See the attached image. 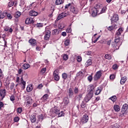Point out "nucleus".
<instances>
[{
    "instance_id": "obj_9",
    "label": "nucleus",
    "mask_w": 128,
    "mask_h": 128,
    "mask_svg": "<svg viewBox=\"0 0 128 128\" xmlns=\"http://www.w3.org/2000/svg\"><path fill=\"white\" fill-rule=\"evenodd\" d=\"M128 104H125L123 105L122 108V114H126L128 112Z\"/></svg>"
},
{
    "instance_id": "obj_5",
    "label": "nucleus",
    "mask_w": 128,
    "mask_h": 128,
    "mask_svg": "<svg viewBox=\"0 0 128 128\" xmlns=\"http://www.w3.org/2000/svg\"><path fill=\"white\" fill-rule=\"evenodd\" d=\"M68 104H70V99H68V97L64 98L62 102V104H63L64 106H66Z\"/></svg>"
},
{
    "instance_id": "obj_31",
    "label": "nucleus",
    "mask_w": 128,
    "mask_h": 128,
    "mask_svg": "<svg viewBox=\"0 0 128 128\" xmlns=\"http://www.w3.org/2000/svg\"><path fill=\"white\" fill-rule=\"evenodd\" d=\"M68 94L70 98H72V96H74V92L72 91V89L70 88L68 90Z\"/></svg>"
},
{
    "instance_id": "obj_56",
    "label": "nucleus",
    "mask_w": 128,
    "mask_h": 128,
    "mask_svg": "<svg viewBox=\"0 0 128 128\" xmlns=\"http://www.w3.org/2000/svg\"><path fill=\"white\" fill-rule=\"evenodd\" d=\"M77 60L78 62H82V57L78 56L77 57Z\"/></svg>"
},
{
    "instance_id": "obj_39",
    "label": "nucleus",
    "mask_w": 128,
    "mask_h": 128,
    "mask_svg": "<svg viewBox=\"0 0 128 128\" xmlns=\"http://www.w3.org/2000/svg\"><path fill=\"white\" fill-rule=\"evenodd\" d=\"M64 45L66 46H68V44H70V40L67 39L64 41Z\"/></svg>"
},
{
    "instance_id": "obj_34",
    "label": "nucleus",
    "mask_w": 128,
    "mask_h": 128,
    "mask_svg": "<svg viewBox=\"0 0 128 128\" xmlns=\"http://www.w3.org/2000/svg\"><path fill=\"white\" fill-rule=\"evenodd\" d=\"M109 100H112V102H116V96H112V97H110Z\"/></svg>"
},
{
    "instance_id": "obj_33",
    "label": "nucleus",
    "mask_w": 128,
    "mask_h": 128,
    "mask_svg": "<svg viewBox=\"0 0 128 128\" xmlns=\"http://www.w3.org/2000/svg\"><path fill=\"white\" fill-rule=\"evenodd\" d=\"M105 58L110 60H112V56L110 55V54H106L105 55Z\"/></svg>"
},
{
    "instance_id": "obj_23",
    "label": "nucleus",
    "mask_w": 128,
    "mask_h": 128,
    "mask_svg": "<svg viewBox=\"0 0 128 128\" xmlns=\"http://www.w3.org/2000/svg\"><path fill=\"white\" fill-rule=\"evenodd\" d=\"M26 90L28 92H32V84L28 85L26 88Z\"/></svg>"
},
{
    "instance_id": "obj_15",
    "label": "nucleus",
    "mask_w": 128,
    "mask_h": 128,
    "mask_svg": "<svg viewBox=\"0 0 128 128\" xmlns=\"http://www.w3.org/2000/svg\"><path fill=\"white\" fill-rule=\"evenodd\" d=\"M29 14L30 16H36L38 13L37 12H36L34 10L30 12Z\"/></svg>"
},
{
    "instance_id": "obj_11",
    "label": "nucleus",
    "mask_w": 128,
    "mask_h": 128,
    "mask_svg": "<svg viewBox=\"0 0 128 128\" xmlns=\"http://www.w3.org/2000/svg\"><path fill=\"white\" fill-rule=\"evenodd\" d=\"M25 23L26 24H34V19L32 18H26Z\"/></svg>"
},
{
    "instance_id": "obj_42",
    "label": "nucleus",
    "mask_w": 128,
    "mask_h": 128,
    "mask_svg": "<svg viewBox=\"0 0 128 128\" xmlns=\"http://www.w3.org/2000/svg\"><path fill=\"white\" fill-rule=\"evenodd\" d=\"M71 6H72V4L69 3L65 6V8L67 9L68 8H71Z\"/></svg>"
},
{
    "instance_id": "obj_50",
    "label": "nucleus",
    "mask_w": 128,
    "mask_h": 128,
    "mask_svg": "<svg viewBox=\"0 0 128 128\" xmlns=\"http://www.w3.org/2000/svg\"><path fill=\"white\" fill-rule=\"evenodd\" d=\"M66 32H68L69 34H70L72 32V28H69L66 30Z\"/></svg>"
},
{
    "instance_id": "obj_41",
    "label": "nucleus",
    "mask_w": 128,
    "mask_h": 128,
    "mask_svg": "<svg viewBox=\"0 0 128 128\" xmlns=\"http://www.w3.org/2000/svg\"><path fill=\"white\" fill-rule=\"evenodd\" d=\"M62 78H64V80H66L68 78V74L66 73H64L62 74Z\"/></svg>"
},
{
    "instance_id": "obj_2",
    "label": "nucleus",
    "mask_w": 128,
    "mask_h": 128,
    "mask_svg": "<svg viewBox=\"0 0 128 128\" xmlns=\"http://www.w3.org/2000/svg\"><path fill=\"white\" fill-rule=\"evenodd\" d=\"M91 90L90 92L86 96V97L84 98V102H90V98H92L94 92H92V90L94 88V86H91Z\"/></svg>"
},
{
    "instance_id": "obj_10",
    "label": "nucleus",
    "mask_w": 128,
    "mask_h": 128,
    "mask_svg": "<svg viewBox=\"0 0 128 128\" xmlns=\"http://www.w3.org/2000/svg\"><path fill=\"white\" fill-rule=\"evenodd\" d=\"M118 20V16L116 14H114L113 16L111 18L112 22H116Z\"/></svg>"
},
{
    "instance_id": "obj_55",
    "label": "nucleus",
    "mask_w": 128,
    "mask_h": 128,
    "mask_svg": "<svg viewBox=\"0 0 128 128\" xmlns=\"http://www.w3.org/2000/svg\"><path fill=\"white\" fill-rule=\"evenodd\" d=\"M88 80H89V82H92V76H90L88 78Z\"/></svg>"
},
{
    "instance_id": "obj_29",
    "label": "nucleus",
    "mask_w": 128,
    "mask_h": 128,
    "mask_svg": "<svg viewBox=\"0 0 128 128\" xmlns=\"http://www.w3.org/2000/svg\"><path fill=\"white\" fill-rule=\"evenodd\" d=\"M21 84H22V89L24 90L26 88V82L24 81L22 78H21Z\"/></svg>"
},
{
    "instance_id": "obj_62",
    "label": "nucleus",
    "mask_w": 128,
    "mask_h": 128,
    "mask_svg": "<svg viewBox=\"0 0 128 128\" xmlns=\"http://www.w3.org/2000/svg\"><path fill=\"white\" fill-rule=\"evenodd\" d=\"M58 27L62 29L64 28V26H62V24H58Z\"/></svg>"
},
{
    "instance_id": "obj_57",
    "label": "nucleus",
    "mask_w": 128,
    "mask_h": 128,
    "mask_svg": "<svg viewBox=\"0 0 128 128\" xmlns=\"http://www.w3.org/2000/svg\"><path fill=\"white\" fill-rule=\"evenodd\" d=\"M14 96H12L10 97V100L12 101V102H14Z\"/></svg>"
},
{
    "instance_id": "obj_35",
    "label": "nucleus",
    "mask_w": 128,
    "mask_h": 128,
    "mask_svg": "<svg viewBox=\"0 0 128 128\" xmlns=\"http://www.w3.org/2000/svg\"><path fill=\"white\" fill-rule=\"evenodd\" d=\"M62 58L64 60H68V56L66 54H64L62 56Z\"/></svg>"
},
{
    "instance_id": "obj_38",
    "label": "nucleus",
    "mask_w": 128,
    "mask_h": 128,
    "mask_svg": "<svg viewBox=\"0 0 128 128\" xmlns=\"http://www.w3.org/2000/svg\"><path fill=\"white\" fill-rule=\"evenodd\" d=\"M92 62L90 60H88L86 64V66H90L92 65Z\"/></svg>"
},
{
    "instance_id": "obj_18",
    "label": "nucleus",
    "mask_w": 128,
    "mask_h": 128,
    "mask_svg": "<svg viewBox=\"0 0 128 128\" xmlns=\"http://www.w3.org/2000/svg\"><path fill=\"white\" fill-rule=\"evenodd\" d=\"M30 68V65L28 64L25 63L22 66V68L23 70H28Z\"/></svg>"
},
{
    "instance_id": "obj_60",
    "label": "nucleus",
    "mask_w": 128,
    "mask_h": 128,
    "mask_svg": "<svg viewBox=\"0 0 128 128\" xmlns=\"http://www.w3.org/2000/svg\"><path fill=\"white\" fill-rule=\"evenodd\" d=\"M92 52L90 51H88L86 52V54L87 56H90L92 54Z\"/></svg>"
},
{
    "instance_id": "obj_32",
    "label": "nucleus",
    "mask_w": 128,
    "mask_h": 128,
    "mask_svg": "<svg viewBox=\"0 0 128 128\" xmlns=\"http://www.w3.org/2000/svg\"><path fill=\"white\" fill-rule=\"evenodd\" d=\"M76 76H78V78H82L84 76V74H82V72H79L77 74Z\"/></svg>"
},
{
    "instance_id": "obj_43",
    "label": "nucleus",
    "mask_w": 128,
    "mask_h": 128,
    "mask_svg": "<svg viewBox=\"0 0 128 128\" xmlns=\"http://www.w3.org/2000/svg\"><path fill=\"white\" fill-rule=\"evenodd\" d=\"M74 92L76 94H78V88L76 87H75L74 88Z\"/></svg>"
},
{
    "instance_id": "obj_3",
    "label": "nucleus",
    "mask_w": 128,
    "mask_h": 128,
    "mask_svg": "<svg viewBox=\"0 0 128 128\" xmlns=\"http://www.w3.org/2000/svg\"><path fill=\"white\" fill-rule=\"evenodd\" d=\"M70 14L68 12H64L60 14L57 18V20H60L62 18H66V16H68Z\"/></svg>"
},
{
    "instance_id": "obj_7",
    "label": "nucleus",
    "mask_w": 128,
    "mask_h": 128,
    "mask_svg": "<svg viewBox=\"0 0 128 128\" xmlns=\"http://www.w3.org/2000/svg\"><path fill=\"white\" fill-rule=\"evenodd\" d=\"M82 124H86L87 122H88V115H84L81 118L80 120Z\"/></svg>"
},
{
    "instance_id": "obj_4",
    "label": "nucleus",
    "mask_w": 128,
    "mask_h": 128,
    "mask_svg": "<svg viewBox=\"0 0 128 128\" xmlns=\"http://www.w3.org/2000/svg\"><path fill=\"white\" fill-rule=\"evenodd\" d=\"M102 70H99L96 72V74L94 77V80H98L100 78V76H102Z\"/></svg>"
},
{
    "instance_id": "obj_47",
    "label": "nucleus",
    "mask_w": 128,
    "mask_h": 128,
    "mask_svg": "<svg viewBox=\"0 0 128 128\" xmlns=\"http://www.w3.org/2000/svg\"><path fill=\"white\" fill-rule=\"evenodd\" d=\"M22 109L21 108H18L17 112L20 114L22 113Z\"/></svg>"
},
{
    "instance_id": "obj_28",
    "label": "nucleus",
    "mask_w": 128,
    "mask_h": 128,
    "mask_svg": "<svg viewBox=\"0 0 128 128\" xmlns=\"http://www.w3.org/2000/svg\"><path fill=\"white\" fill-rule=\"evenodd\" d=\"M8 14V12H4L0 16V20H2V18H6Z\"/></svg>"
},
{
    "instance_id": "obj_8",
    "label": "nucleus",
    "mask_w": 128,
    "mask_h": 128,
    "mask_svg": "<svg viewBox=\"0 0 128 128\" xmlns=\"http://www.w3.org/2000/svg\"><path fill=\"white\" fill-rule=\"evenodd\" d=\"M70 11L74 14H76L78 12V9L76 7L74 6H71L70 8Z\"/></svg>"
},
{
    "instance_id": "obj_30",
    "label": "nucleus",
    "mask_w": 128,
    "mask_h": 128,
    "mask_svg": "<svg viewBox=\"0 0 128 128\" xmlns=\"http://www.w3.org/2000/svg\"><path fill=\"white\" fill-rule=\"evenodd\" d=\"M21 14H22L20 13V12H17L14 14V18H20V16Z\"/></svg>"
},
{
    "instance_id": "obj_19",
    "label": "nucleus",
    "mask_w": 128,
    "mask_h": 128,
    "mask_svg": "<svg viewBox=\"0 0 128 128\" xmlns=\"http://www.w3.org/2000/svg\"><path fill=\"white\" fill-rule=\"evenodd\" d=\"M53 76H54V79L55 80L58 82L60 80V76H58V75L56 74V71L54 72Z\"/></svg>"
},
{
    "instance_id": "obj_25",
    "label": "nucleus",
    "mask_w": 128,
    "mask_h": 128,
    "mask_svg": "<svg viewBox=\"0 0 128 128\" xmlns=\"http://www.w3.org/2000/svg\"><path fill=\"white\" fill-rule=\"evenodd\" d=\"M64 4V0H56V4L58 6L60 4Z\"/></svg>"
},
{
    "instance_id": "obj_48",
    "label": "nucleus",
    "mask_w": 128,
    "mask_h": 128,
    "mask_svg": "<svg viewBox=\"0 0 128 128\" xmlns=\"http://www.w3.org/2000/svg\"><path fill=\"white\" fill-rule=\"evenodd\" d=\"M64 112H61L58 114V116H64Z\"/></svg>"
},
{
    "instance_id": "obj_53",
    "label": "nucleus",
    "mask_w": 128,
    "mask_h": 128,
    "mask_svg": "<svg viewBox=\"0 0 128 128\" xmlns=\"http://www.w3.org/2000/svg\"><path fill=\"white\" fill-rule=\"evenodd\" d=\"M14 84L12 83L11 85L10 86V90H14Z\"/></svg>"
},
{
    "instance_id": "obj_26",
    "label": "nucleus",
    "mask_w": 128,
    "mask_h": 128,
    "mask_svg": "<svg viewBox=\"0 0 128 128\" xmlns=\"http://www.w3.org/2000/svg\"><path fill=\"white\" fill-rule=\"evenodd\" d=\"M4 30L5 32H12V28H10L8 26H6L4 28Z\"/></svg>"
},
{
    "instance_id": "obj_49",
    "label": "nucleus",
    "mask_w": 128,
    "mask_h": 128,
    "mask_svg": "<svg viewBox=\"0 0 128 128\" xmlns=\"http://www.w3.org/2000/svg\"><path fill=\"white\" fill-rule=\"evenodd\" d=\"M20 120V118L18 116H16L14 118V122H18Z\"/></svg>"
},
{
    "instance_id": "obj_13",
    "label": "nucleus",
    "mask_w": 128,
    "mask_h": 128,
    "mask_svg": "<svg viewBox=\"0 0 128 128\" xmlns=\"http://www.w3.org/2000/svg\"><path fill=\"white\" fill-rule=\"evenodd\" d=\"M0 96L2 100H4V98L6 96V90L4 89L0 90Z\"/></svg>"
},
{
    "instance_id": "obj_52",
    "label": "nucleus",
    "mask_w": 128,
    "mask_h": 128,
    "mask_svg": "<svg viewBox=\"0 0 128 128\" xmlns=\"http://www.w3.org/2000/svg\"><path fill=\"white\" fill-rule=\"evenodd\" d=\"M7 18H9V20H12V15L10 14H8L7 13Z\"/></svg>"
},
{
    "instance_id": "obj_16",
    "label": "nucleus",
    "mask_w": 128,
    "mask_h": 128,
    "mask_svg": "<svg viewBox=\"0 0 128 128\" xmlns=\"http://www.w3.org/2000/svg\"><path fill=\"white\" fill-rule=\"evenodd\" d=\"M29 43L30 44L31 46H36V40L34 39H30L29 40Z\"/></svg>"
},
{
    "instance_id": "obj_27",
    "label": "nucleus",
    "mask_w": 128,
    "mask_h": 128,
    "mask_svg": "<svg viewBox=\"0 0 128 128\" xmlns=\"http://www.w3.org/2000/svg\"><path fill=\"white\" fill-rule=\"evenodd\" d=\"M114 109L115 112H120V108L118 105H114Z\"/></svg>"
},
{
    "instance_id": "obj_20",
    "label": "nucleus",
    "mask_w": 128,
    "mask_h": 128,
    "mask_svg": "<svg viewBox=\"0 0 128 128\" xmlns=\"http://www.w3.org/2000/svg\"><path fill=\"white\" fill-rule=\"evenodd\" d=\"M126 80L127 78L126 76L122 77L120 81V84H124L126 82Z\"/></svg>"
},
{
    "instance_id": "obj_59",
    "label": "nucleus",
    "mask_w": 128,
    "mask_h": 128,
    "mask_svg": "<svg viewBox=\"0 0 128 128\" xmlns=\"http://www.w3.org/2000/svg\"><path fill=\"white\" fill-rule=\"evenodd\" d=\"M22 72V68H20L18 70V74H21Z\"/></svg>"
},
{
    "instance_id": "obj_17",
    "label": "nucleus",
    "mask_w": 128,
    "mask_h": 128,
    "mask_svg": "<svg viewBox=\"0 0 128 128\" xmlns=\"http://www.w3.org/2000/svg\"><path fill=\"white\" fill-rule=\"evenodd\" d=\"M118 25H116V24H114L112 25V26H110L108 28V30H112L114 28H118Z\"/></svg>"
},
{
    "instance_id": "obj_61",
    "label": "nucleus",
    "mask_w": 128,
    "mask_h": 128,
    "mask_svg": "<svg viewBox=\"0 0 128 128\" xmlns=\"http://www.w3.org/2000/svg\"><path fill=\"white\" fill-rule=\"evenodd\" d=\"M40 120H44V116H42V114H40L39 116H38Z\"/></svg>"
},
{
    "instance_id": "obj_63",
    "label": "nucleus",
    "mask_w": 128,
    "mask_h": 128,
    "mask_svg": "<svg viewBox=\"0 0 128 128\" xmlns=\"http://www.w3.org/2000/svg\"><path fill=\"white\" fill-rule=\"evenodd\" d=\"M112 128H118V126L116 124L112 125Z\"/></svg>"
},
{
    "instance_id": "obj_6",
    "label": "nucleus",
    "mask_w": 128,
    "mask_h": 128,
    "mask_svg": "<svg viewBox=\"0 0 128 128\" xmlns=\"http://www.w3.org/2000/svg\"><path fill=\"white\" fill-rule=\"evenodd\" d=\"M50 30H48L46 32L44 39L45 40H50Z\"/></svg>"
},
{
    "instance_id": "obj_14",
    "label": "nucleus",
    "mask_w": 128,
    "mask_h": 128,
    "mask_svg": "<svg viewBox=\"0 0 128 128\" xmlns=\"http://www.w3.org/2000/svg\"><path fill=\"white\" fill-rule=\"evenodd\" d=\"M41 100L43 102H48V94L44 95Z\"/></svg>"
},
{
    "instance_id": "obj_12",
    "label": "nucleus",
    "mask_w": 128,
    "mask_h": 128,
    "mask_svg": "<svg viewBox=\"0 0 128 128\" xmlns=\"http://www.w3.org/2000/svg\"><path fill=\"white\" fill-rule=\"evenodd\" d=\"M122 32H124V28H120L116 33V36H120L122 34Z\"/></svg>"
},
{
    "instance_id": "obj_22",
    "label": "nucleus",
    "mask_w": 128,
    "mask_h": 128,
    "mask_svg": "<svg viewBox=\"0 0 128 128\" xmlns=\"http://www.w3.org/2000/svg\"><path fill=\"white\" fill-rule=\"evenodd\" d=\"M27 101V104H32V97L28 96L26 98Z\"/></svg>"
},
{
    "instance_id": "obj_51",
    "label": "nucleus",
    "mask_w": 128,
    "mask_h": 128,
    "mask_svg": "<svg viewBox=\"0 0 128 128\" xmlns=\"http://www.w3.org/2000/svg\"><path fill=\"white\" fill-rule=\"evenodd\" d=\"M110 80H114V78H116V75L112 74L110 76Z\"/></svg>"
},
{
    "instance_id": "obj_45",
    "label": "nucleus",
    "mask_w": 128,
    "mask_h": 128,
    "mask_svg": "<svg viewBox=\"0 0 128 128\" xmlns=\"http://www.w3.org/2000/svg\"><path fill=\"white\" fill-rule=\"evenodd\" d=\"M112 68L114 70H118V64H114L112 66Z\"/></svg>"
},
{
    "instance_id": "obj_44",
    "label": "nucleus",
    "mask_w": 128,
    "mask_h": 128,
    "mask_svg": "<svg viewBox=\"0 0 128 128\" xmlns=\"http://www.w3.org/2000/svg\"><path fill=\"white\" fill-rule=\"evenodd\" d=\"M14 2H10L8 4V6L9 8H10V6H14Z\"/></svg>"
},
{
    "instance_id": "obj_64",
    "label": "nucleus",
    "mask_w": 128,
    "mask_h": 128,
    "mask_svg": "<svg viewBox=\"0 0 128 128\" xmlns=\"http://www.w3.org/2000/svg\"><path fill=\"white\" fill-rule=\"evenodd\" d=\"M4 106V103L0 102V110Z\"/></svg>"
},
{
    "instance_id": "obj_36",
    "label": "nucleus",
    "mask_w": 128,
    "mask_h": 128,
    "mask_svg": "<svg viewBox=\"0 0 128 128\" xmlns=\"http://www.w3.org/2000/svg\"><path fill=\"white\" fill-rule=\"evenodd\" d=\"M52 34H53L54 35L58 34V29H55L53 30L52 32Z\"/></svg>"
},
{
    "instance_id": "obj_21",
    "label": "nucleus",
    "mask_w": 128,
    "mask_h": 128,
    "mask_svg": "<svg viewBox=\"0 0 128 128\" xmlns=\"http://www.w3.org/2000/svg\"><path fill=\"white\" fill-rule=\"evenodd\" d=\"M30 120L32 122H36V118L34 115H31L30 116Z\"/></svg>"
},
{
    "instance_id": "obj_1",
    "label": "nucleus",
    "mask_w": 128,
    "mask_h": 128,
    "mask_svg": "<svg viewBox=\"0 0 128 128\" xmlns=\"http://www.w3.org/2000/svg\"><path fill=\"white\" fill-rule=\"evenodd\" d=\"M106 7H104L102 5L98 4L96 5L94 8L90 9V12L92 14V16H96L98 14L106 12Z\"/></svg>"
},
{
    "instance_id": "obj_40",
    "label": "nucleus",
    "mask_w": 128,
    "mask_h": 128,
    "mask_svg": "<svg viewBox=\"0 0 128 128\" xmlns=\"http://www.w3.org/2000/svg\"><path fill=\"white\" fill-rule=\"evenodd\" d=\"M36 26L37 28H42V26H44V24L42 23H38L36 24Z\"/></svg>"
},
{
    "instance_id": "obj_54",
    "label": "nucleus",
    "mask_w": 128,
    "mask_h": 128,
    "mask_svg": "<svg viewBox=\"0 0 128 128\" xmlns=\"http://www.w3.org/2000/svg\"><path fill=\"white\" fill-rule=\"evenodd\" d=\"M81 108H86V103L84 102L81 104Z\"/></svg>"
},
{
    "instance_id": "obj_24",
    "label": "nucleus",
    "mask_w": 128,
    "mask_h": 128,
    "mask_svg": "<svg viewBox=\"0 0 128 128\" xmlns=\"http://www.w3.org/2000/svg\"><path fill=\"white\" fill-rule=\"evenodd\" d=\"M114 42L118 44V48L116 47V50H118V48H120V45H118V42H120V37L116 38L114 40Z\"/></svg>"
},
{
    "instance_id": "obj_37",
    "label": "nucleus",
    "mask_w": 128,
    "mask_h": 128,
    "mask_svg": "<svg viewBox=\"0 0 128 128\" xmlns=\"http://www.w3.org/2000/svg\"><path fill=\"white\" fill-rule=\"evenodd\" d=\"M100 92H102V90H100V88H98V90H96V92H95V94L96 96L100 94Z\"/></svg>"
},
{
    "instance_id": "obj_58",
    "label": "nucleus",
    "mask_w": 128,
    "mask_h": 128,
    "mask_svg": "<svg viewBox=\"0 0 128 128\" xmlns=\"http://www.w3.org/2000/svg\"><path fill=\"white\" fill-rule=\"evenodd\" d=\"M54 113L56 114H58L60 110L58 109H55Z\"/></svg>"
},
{
    "instance_id": "obj_46",
    "label": "nucleus",
    "mask_w": 128,
    "mask_h": 128,
    "mask_svg": "<svg viewBox=\"0 0 128 128\" xmlns=\"http://www.w3.org/2000/svg\"><path fill=\"white\" fill-rule=\"evenodd\" d=\"M46 68H44L41 70L40 72L41 74H44V72H46Z\"/></svg>"
}]
</instances>
